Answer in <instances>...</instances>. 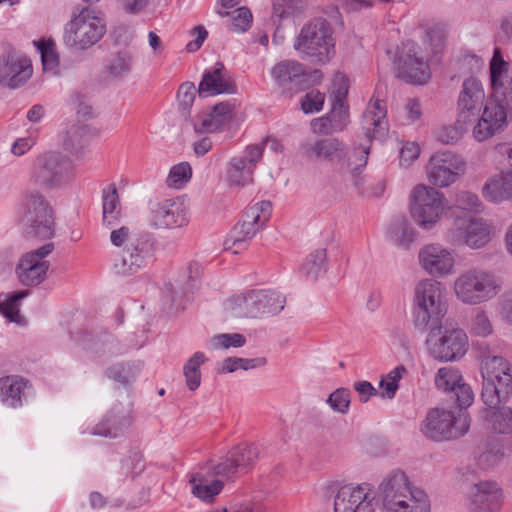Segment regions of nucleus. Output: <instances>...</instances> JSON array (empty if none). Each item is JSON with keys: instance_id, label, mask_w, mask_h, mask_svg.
<instances>
[{"instance_id": "e2e57ef3", "label": "nucleus", "mask_w": 512, "mask_h": 512, "mask_svg": "<svg viewBox=\"0 0 512 512\" xmlns=\"http://www.w3.org/2000/svg\"><path fill=\"white\" fill-rule=\"evenodd\" d=\"M195 94L196 88L193 82H185L181 84L177 94L179 106L183 110L188 111L194 102Z\"/></svg>"}, {"instance_id": "0eeeda50", "label": "nucleus", "mask_w": 512, "mask_h": 512, "mask_svg": "<svg viewBox=\"0 0 512 512\" xmlns=\"http://www.w3.org/2000/svg\"><path fill=\"white\" fill-rule=\"evenodd\" d=\"M436 407L431 409L422 423L423 434L434 441H448L464 436L470 428L468 414Z\"/></svg>"}, {"instance_id": "bf43d9fd", "label": "nucleus", "mask_w": 512, "mask_h": 512, "mask_svg": "<svg viewBox=\"0 0 512 512\" xmlns=\"http://www.w3.org/2000/svg\"><path fill=\"white\" fill-rule=\"evenodd\" d=\"M38 50L41 54L43 69L45 71H55L59 64V58L53 43L42 41L38 44Z\"/></svg>"}, {"instance_id": "7c9ffc66", "label": "nucleus", "mask_w": 512, "mask_h": 512, "mask_svg": "<svg viewBox=\"0 0 512 512\" xmlns=\"http://www.w3.org/2000/svg\"><path fill=\"white\" fill-rule=\"evenodd\" d=\"M491 225L483 219H473L468 222L464 230L453 242L465 244L471 249H481L491 241Z\"/></svg>"}, {"instance_id": "69168bd1", "label": "nucleus", "mask_w": 512, "mask_h": 512, "mask_svg": "<svg viewBox=\"0 0 512 512\" xmlns=\"http://www.w3.org/2000/svg\"><path fill=\"white\" fill-rule=\"evenodd\" d=\"M110 241L116 247L127 245L130 240H133L137 235L131 234L130 228L127 226H121L119 228H111Z\"/></svg>"}, {"instance_id": "c03bdc74", "label": "nucleus", "mask_w": 512, "mask_h": 512, "mask_svg": "<svg viewBox=\"0 0 512 512\" xmlns=\"http://www.w3.org/2000/svg\"><path fill=\"white\" fill-rule=\"evenodd\" d=\"M406 368L403 365L395 367L385 377H382L379 383L380 395L382 398L392 399L394 398L399 384L398 382L406 373Z\"/></svg>"}, {"instance_id": "f03ea898", "label": "nucleus", "mask_w": 512, "mask_h": 512, "mask_svg": "<svg viewBox=\"0 0 512 512\" xmlns=\"http://www.w3.org/2000/svg\"><path fill=\"white\" fill-rule=\"evenodd\" d=\"M446 314L442 284L434 279H423L414 288L413 318L420 331L439 330Z\"/></svg>"}, {"instance_id": "5fc2aeb1", "label": "nucleus", "mask_w": 512, "mask_h": 512, "mask_svg": "<svg viewBox=\"0 0 512 512\" xmlns=\"http://www.w3.org/2000/svg\"><path fill=\"white\" fill-rule=\"evenodd\" d=\"M350 391L345 388H338L327 398V403L335 412L346 414L350 406Z\"/></svg>"}, {"instance_id": "72a5a7b5", "label": "nucleus", "mask_w": 512, "mask_h": 512, "mask_svg": "<svg viewBox=\"0 0 512 512\" xmlns=\"http://www.w3.org/2000/svg\"><path fill=\"white\" fill-rule=\"evenodd\" d=\"M383 512H431L428 495L421 489L415 488L405 494V498H397L382 507Z\"/></svg>"}, {"instance_id": "393cba45", "label": "nucleus", "mask_w": 512, "mask_h": 512, "mask_svg": "<svg viewBox=\"0 0 512 512\" xmlns=\"http://www.w3.org/2000/svg\"><path fill=\"white\" fill-rule=\"evenodd\" d=\"M361 128L368 139L383 138L388 132L387 107L380 99L371 100L361 117Z\"/></svg>"}, {"instance_id": "c9c22d12", "label": "nucleus", "mask_w": 512, "mask_h": 512, "mask_svg": "<svg viewBox=\"0 0 512 512\" xmlns=\"http://www.w3.org/2000/svg\"><path fill=\"white\" fill-rule=\"evenodd\" d=\"M103 224L108 228L116 227L121 217V204L115 184L103 191Z\"/></svg>"}, {"instance_id": "4be33fe9", "label": "nucleus", "mask_w": 512, "mask_h": 512, "mask_svg": "<svg viewBox=\"0 0 512 512\" xmlns=\"http://www.w3.org/2000/svg\"><path fill=\"white\" fill-rule=\"evenodd\" d=\"M503 502V491L496 482L480 481L471 487L470 512H498L502 508Z\"/></svg>"}, {"instance_id": "f3484780", "label": "nucleus", "mask_w": 512, "mask_h": 512, "mask_svg": "<svg viewBox=\"0 0 512 512\" xmlns=\"http://www.w3.org/2000/svg\"><path fill=\"white\" fill-rule=\"evenodd\" d=\"M396 65L399 77L407 82L424 84L430 79L429 65L419 56L418 45L412 41L402 44Z\"/></svg>"}, {"instance_id": "58836bf2", "label": "nucleus", "mask_w": 512, "mask_h": 512, "mask_svg": "<svg viewBox=\"0 0 512 512\" xmlns=\"http://www.w3.org/2000/svg\"><path fill=\"white\" fill-rule=\"evenodd\" d=\"M207 361L202 352H195L193 356L185 363L183 373L188 389L195 391L201 384L200 367Z\"/></svg>"}, {"instance_id": "dca6fc26", "label": "nucleus", "mask_w": 512, "mask_h": 512, "mask_svg": "<svg viewBox=\"0 0 512 512\" xmlns=\"http://www.w3.org/2000/svg\"><path fill=\"white\" fill-rule=\"evenodd\" d=\"M466 163L450 151H440L433 154L427 166L429 181L439 187H447L454 183L465 172Z\"/></svg>"}, {"instance_id": "3c124183", "label": "nucleus", "mask_w": 512, "mask_h": 512, "mask_svg": "<svg viewBox=\"0 0 512 512\" xmlns=\"http://www.w3.org/2000/svg\"><path fill=\"white\" fill-rule=\"evenodd\" d=\"M326 250L325 249H317L313 253H311L304 262L302 269L304 273L316 279L318 275L323 271L326 267Z\"/></svg>"}, {"instance_id": "338daca9", "label": "nucleus", "mask_w": 512, "mask_h": 512, "mask_svg": "<svg viewBox=\"0 0 512 512\" xmlns=\"http://www.w3.org/2000/svg\"><path fill=\"white\" fill-rule=\"evenodd\" d=\"M402 112L405 114V124L414 123L422 115L420 102L417 99H408L403 106Z\"/></svg>"}, {"instance_id": "a18cd8bd", "label": "nucleus", "mask_w": 512, "mask_h": 512, "mask_svg": "<svg viewBox=\"0 0 512 512\" xmlns=\"http://www.w3.org/2000/svg\"><path fill=\"white\" fill-rule=\"evenodd\" d=\"M306 7V0H275L273 14L280 19L295 17L302 14Z\"/></svg>"}, {"instance_id": "9d476101", "label": "nucleus", "mask_w": 512, "mask_h": 512, "mask_svg": "<svg viewBox=\"0 0 512 512\" xmlns=\"http://www.w3.org/2000/svg\"><path fill=\"white\" fill-rule=\"evenodd\" d=\"M75 174L73 162L56 152L39 155L33 162L31 178L34 183L47 187H60L70 182Z\"/></svg>"}, {"instance_id": "412c9836", "label": "nucleus", "mask_w": 512, "mask_h": 512, "mask_svg": "<svg viewBox=\"0 0 512 512\" xmlns=\"http://www.w3.org/2000/svg\"><path fill=\"white\" fill-rule=\"evenodd\" d=\"M374 498L367 485L342 486L334 498V512H374Z\"/></svg>"}, {"instance_id": "f704fd0d", "label": "nucleus", "mask_w": 512, "mask_h": 512, "mask_svg": "<svg viewBox=\"0 0 512 512\" xmlns=\"http://www.w3.org/2000/svg\"><path fill=\"white\" fill-rule=\"evenodd\" d=\"M214 477L210 470L206 474L204 473H193L190 476L189 482L192 485V493L195 497L210 502L216 495H218L223 487V480Z\"/></svg>"}, {"instance_id": "8fccbe9b", "label": "nucleus", "mask_w": 512, "mask_h": 512, "mask_svg": "<svg viewBox=\"0 0 512 512\" xmlns=\"http://www.w3.org/2000/svg\"><path fill=\"white\" fill-rule=\"evenodd\" d=\"M495 407L496 411L491 414V422L493 430L500 434L512 432V408L510 407Z\"/></svg>"}, {"instance_id": "2eb2a0df", "label": "nucleus", "mask_w": 512, "mask_h": 512, "mask_svg": "<svg viewBox=\"0 0 512 512\" xmlns=\"http://www.w3.org/2000/svg\"><path fill=\"white\" fill-rule=\"evenodd\" d=\"M153 241L147 234L137 235L124 247L121 257L115 260L113 269L119 275H132L144 268L152 259Z\"/></svg>"}, {"instance_id": "0e129e2a", "label": "nucleus", "mask_w": 512, "mask_h": 512, "mask_svg": "<svg viewBox=\"0 0 512 512\" xmlns=\"http://www.w3.org/2000/svg\"><path fill=\"white\" fill-rule=\"evenodd\" d=\"M215 347L229 348V347H242L246 343V339L242 334H219L213 338Z\"/></svg>"}, {"instance_id": "4c0bfd02", "label": "nucleus", "mask_w": 512, "mask_h": 512, "mask_svg": "<svg viewBox=\"0 0 512 512\" xmlns=\"http://www.w3.org/2000/svg\"><path fill=\"white\" fill-rule=\"evenodd\" d=\"M230 459L234 461L241 473H246L258 458V450L255 446L241 444L228 452Z\"/></svg>"}, {"instance_id": "09e8293b", "label": "nucleus", "mask_w": 512, "mask_h": 512, "mask_svg": "<svg viewBox=\"0 0 512 512\" xmlns=\"http://www.w3.org/2000/svg\"><path fill=\"white\" fill-rule=\"evenodd\" d=\"M144 468L145 464L142 455L139 452H133L121 461L119 480H124L128 477L134 478L139 475Z\"/></svg>"}, {"instance_id": "bb28decb", "label": "nucleus", "mask_w": 512, "mask_h": 512, "mask_svg": "<svg viewBox=\"0 0 512 512\" xmlns=\"http://www.w3.org/2000/svg\"><path fill=\"white\" fill-rule=\"evenodd\" d=\"M422 267L431 275L445 276L452 273L454 258L452 254L437 245H428L419 253Z\"/></svg>"}, {"instance_id": "c756f323", "label": "nucleus", "mask_w": 512, "mask_h": 512, "mask_svg": "<svg viewBox=\"0 0 512 512\" xmlns=\"http://www.w3.org/2000/svg\"><path fill=\"white\" fill-rule=\"evenodd\" d=\"M132 419L122 406L113 407L93 430L94 435L116 438L130 427Z\"/></svg>"}, {"instance_id": "aec40b11", "label": "nucleus", "mask_w": 512, "mask_h": 512, "mask_svg": "<svg viewBox=\"0 0 512 512\" xmlns=\"http://www.w3.org/2000/svg\"><path fill=\"white\" fill-rule=\"evenodd\" d=\"M438 389L449 394L460 409L468 408L474 401L470 385L464 382L461 372L454 367H442L435 376Z\"/></svg>"}, {"instance_id": "1a4fd4ad", "label": "nucleus", "mask_w": 512, "mask_h": 512, "mask_svg": "<svg viewBox=\"0 0 512 512\" xmlns=\"http://www.w3.org/2000/svg\"><path fill=\"white\" fill-rule=\"evenodd\" d=\"M447 208L443 193L433 187L420 184L415 186L411 192V216L422 229H432Z\"/></svg>"}, {"instance_id": "7ed1b4c3", "label": "nucleus", "mask_w": 512, "mask_h": 512, "mask_svg": "<svg viewBox=\"0 0 512 512\" xmlns=\"http://www.w3.org/2000/svg\"><path fill=\"white\" fill-rule=\"evenodd\" d=\"M106 33V22L88 7H76L65 25L63 41L75 50L84 51L97 44Z\"/></svg>"}, {"instance_id": "49530a36", "label": "nucleus", "mask_w": 512, "mask_h": 512, "mask_svg": "<svg viewBox=\"0 0 512 512\" xmlns=\"http://www.w3.org/2000/svg\"><path fill=\"white\" fill-rule=\"evenodd\" d=\"M217 14L221 17L232 15L231 29L234 32H245L252 24V13L247 7H239L234 12L230 13L218 9Z\"/></svg>"}, {"instance_id": "c85d7f7f", "label": "nucleus", "mask_w": 512, "mask_h": 512, "mask_svg": "<svg viewBox=\"0 0 512 512\" xmlns=\"http://www.w3.org/2000/svg\"><path fill=\"white\" fill-rule=\"evenodd\" d=\"M234 106L230 102L216 104L210 113L205 114L194 122L197 133H213L221 131L233 118Z\"/></svg>"}, {"instance_id": "a19ab883", "label": "nucleus", "mask_w": 512, "mask_h": 512, "mask_svg": "<svg viewBox=\"0 0 512 512\" xmlns=\"http://www.w3.org/2000/svg\"><path fill=\"white\" fill-rule=\"evenodd\" d=\"M88 128L85 125H74L72 126L66 134V137L63 141V146L65 150L70 153L80 156L83 153V149L86 147L88 143L87 139Z\"/></svg>"}, {"instance_id": "2f4dec72", "label": "nucleus", "mask_w": 512, "mask_h": 512, "mask_svg": "<svg viewBox=\"0 0 512 512\" xmlns=\"http://www.w3.org/2000/svg\"><path fill=\"white\" fill-rule=\"evenodd\" d=\"M500 150L506 153L512 161V148L506 144L500 145ZM484 197L494 203L512 201V171L498 179H492L483 187Z\"/></svg>"}, {"instance_id": "e433bc0d", "label": "nucleus", "mask_w": 512, "mask_h": 512, "mask_svg": "<svg viewBox=\"0 0 512 512\" xmlns=\"http://www.w3.org/2000/svg\"><path fill=\"white\" fill-rule=\"evenodd\" d=\"M253 172L243 157H234L227 166V181L230 186H245L253 181Z\"/></svg>"}, {"instance_id": "b1692460", "label": "nucleus", "mask_w": 512, "mask_h": 512, "mask_svg": "<svg viewBox=\"0 0 512 512\" xmlns=\"http://www.w3.org/2000/svg\"><path fill=\"white\" fill-rule=\"evenodd\" d=\"M237 87L224 65L217 62L212 69L205 70L198 86L200 97L234 94Z\"/></svg>"}, {"instance_id": "de8ad7c7", "label": "nucleus", "mask_w": 512, "mask_h": 512, "mask_svg": "<svg viewBox=\"0 0 512 512\" xmlns=\"http://www.w3.org/2000/svg\"><path fill=\"white\" fill-rule=\"evenodd\" d=\"M132 65V57L126 51L116 53L109 61L107 70L114 78H122L129 74Z\"/></svg>"}, {"instance_id": "a211bd4d", "label": "nucleus", "mask_w": 512, "mask_h": 512, "mask_svg": "<svg viewBox=\"0 0 512 512\" xmlns=\"http://www.w3.org/2000/svg\"><path fill=\"white\" fill-rule=\"evenodd\" d=\"M54 249L53 243H47L42 247L26 253L20 260L16 272L20 282L25 286L34 287L42 283L50 267L49 261L44 258Z\"/></svg>"}, {"instance_id": "680f3d73", "label": "nucleus", "mask_w": 512, "mask_h": 512, "mask_svg": "<svg viewBox=\"0 0 512 512\" xmlns=\"http://www.w3.org/2000/svg\"><path fill=\"white\" fill-rule=\"evenodd\" d=\"M457 206L463 210L480 212L482 210V203L479 197L471 192L464 191L457 195Z\"/></svg>"}, {"instance_id": "4d7b16f0", "label": "nucleus", "mask_w": 512, "mask_h": 512, "mask_svg": "<svg viewBox=\"0 0 512 512\" xmlns=\"http://www.w3.org/2000/svg\"><path fill=\"white\" fill-rule=\"evenodd\" d=\"M325 101V94L312 89L301 99V109L305 114L319 112L322 110Z\"/></svg>"}, {"instance_id": "20e7f679", "label": "nucleus", "mask_w": 512, "mask_h": 512, "mask_svg": "<svg viewBox=\"0 0 512 512\" xmlns=\"http://www.w3.org/2000/svg\"><path fill=\"white\" fill-rule=\"evenodd\" d=\"M499 290L497 277L492 272L478 267L461 272L453 285L457 300L467 305L487 302L494 298Z\"/></svg>"}, {"instance_id": "ddd939ff", "label": "nucleus", "mask_w": 512, "mask_h": 512, "mask_svg": "<svg viewBox=\"0 0 512 512\" xmlns=\"http://www.w3.org/2000/svg\"><path fill=\"white\" fill-rule=\"evenodd\" d=\"M236 317L257 318L283 310L285 297L272 290H252L229 300Z\"/></svg>"}, {"instance_id": "39448f33", "label": "nucleus", "mask_w": 512, "mask_h": 512, "mask_svg": "<svg viewBox=\"0 0 512 512\" xmlns=\"http://www.w3.org/2000/svg\"><path fill=\"white\" fill-rule=\"evenodd\" d=\"M481 374L483 377L481 398L484 404L493 409L501 402H506L512 393L509 363L501 356H487L482 360Z\"/></svg>"}, {"instance_id": "473e14b6", "label": "nucleus", "mask_w": 512, "mask_h": 512, "mask_svg": "<svg viewBox=\"0 0 512 512\" xmlns=\"http://www.w3.org/2000/svg\"><path fill=\"white\" fill-rule=\"evenodd\" d=\"M29 381L18 375H8L0 378V401L10 408H19L23 405L25 389Z\"/></svg>"}, {"instance_id": "f257e3e1", "label": "nucleus", "mask_w": 512, "mask_h": 512, "mask_svg": "<svg viewBox=\"0 0 512 512\" xmlns=\"http://www.w3.org/2000/svg\"><path fill=\"white\" fill-rule=\"evenodd\" d=\"M303 154L308 158H316L337 166L339 169H347L351 172L354 185L359 187L361 169L367 164L369 147L360 145L352 150L338 138H321L315 141H307L301 145Z\"/></svg>"}, {"instance_id": "cd10ccee", "label": "nucleus", "mask_w": 512, "mask_h": 512, "mask_svg": "<svg viewBox=\"0 0 512 512\" xmlns=\"http://www.w3.org/2000/svg\"><path fill=\"white\" fill-rule=\"evenodd\" d=\"M415 488L405 472L400 469L392 470L383 478L378 487L382 507L397 498H405V494Z\"/></svg>"}, {"instance_id": "79ce46f5", "label": "nucleus", "mask_w": 512, "mask_h": 512, "mask_svg": "<svg viewBox=\"0 0 512 512\" xmlns=\"http://www.w3.org/2000/svg\"><path fill=\"white\" fill-rule=\"evenodd\" d=\"M390 238L398 246L407 248L415 239V231L405 217H398L390 227Z\"/></svg>"}, {"instance_id": "5701e85b", "label": "nucleus", "mask_w": 512, "mask_h": 512, "mask_svg": "<svg viewBox=\"0 0 512 512\" xmlns=\"http://www.w3.org/2000/svg\"><path fill=\"white\" fill-rule=\"evenodd\" d=\"M150 223L155 228H176L187 224L184 202L174 198L157 203L151 209Z\"/></svg>"}, {"instance_id": "ea45409f", "label": "nucleus", "mask_w": 512, "mask_h": 512, "mask_svg": "<svg viewBox=\"0 0 512 512\" xmlns=\"http://www.w3.org/2000/svg\"><path fill=\"white\" fill-rule=\"evenodd\" d=\"M28 291H17L0 295V313L10 322L20 323L19 301L28 295Z\"/></svg>"}, {"instance_id": "774afa93", "label": "nucleus", "mask_w": 512, "mask_h": 512, "mask_svg": "<svg viewBox=\"0 0 512 512\" xmlns=\"http://www.w3.org/2000/svg\"><path fill=\"white\" fill-rule=\"evenodd\" d=\"M420 148L414 142L406 143L400 150V164L402 166H409L414 160L418 158Z\"/></svg>"}, {"instance_id": "864d4df0", "label": "nucleus", "mask_w": 512, "mask_h": 512, "mask_svg": "<svg viewBox=\"0 0 512 512\" xmlns=\"http://www.w3.org/2000/svg\"><path fill=\"white\" fill-rule=\"evenodd\" d=\"M264 358L245 359L238 357H229L223 361L222 371L231 373L237 369L249 370L265 364Z\"/></svg>"}, {"instance_id": "a878e982", "label": "nucleus", "mask_w": 512, "mask_h": 512, "mask_svg": "<svg viewBox=\"0 0 512 512\" xmlns=\"http://www.w3.org/2000/svg\"><path fill=\"white\" fill-rule=\"evenodd\" d=\"M32 75L31 62L27 58L8 55L0 60V85L9 88L22 86Z\"/></svg>"}, {"instance_id": "13d9d810", "label": "nucleus", "mask_w": 512, "mask_h": 512, "mask_svg": "<svg viewBox=\"0 0 512 512\" xmlns=\"http://www.w3.org/2000/svg\"><path fill=\"white\" fill-rule=\"evenodd\" d=\"M213 476L220 477L222 479H231L238 474H242L234 461L230 459L227 454L219 463L209 468Z\"/></svg>"}, {"instance_id": "f8f14e48", "label": "nucleus", "mask_w": 512, "mask_h": 512, "mask_svg": "<svg viewBox=\"0 0 512 512\" xmlns=\"http://www.w3.org/2000/svg\"><path fill=\"white\" fill-rule=\"evenodd\" d=\"M271 204L262 201L248 207L241 220L233 227L225 248L237 254L248 248L249 241L260 231L270 218Z\"/></svg>"}, {"instance_id": "4468645a", "label": "nucleus", "mask_w": 512, "mask_h": 512, "mask_svg": "<svg viewBox=\"0 0 512 512\" xmlns=\"http://www.w3.org/2000/svg\"><path fill=\"white\" fill-rule=\"evenodd\" d=\"M428 330L426 346L429 354L440 362H453L461 359L468 351L469 343L466 333L459 328Z\"/></svg>"}, {"instance_id": "37998d69", "label": "nucleus", "mask_w": 512, "mask_h": 512, "mask_svg": "<svg viewBox=\"0 0 512 512\" xmlns=\"http://www.w3.org/2000/svg\"><path fill=\"white\" fill-rule=\"evenodd\" d=\"M504 456L498 443H485L478 447L477 462L480 467L487 469L496 465Z\"/></svg>"}, {"instance_id": "423d86ee", "label": "nucleus", "mask_w": 512, "mask_h": 512, "mask_svg": "<svg viewBox=\"0 0 512 512\" xmlns=\"http://www.w3.org/2000/svg\"><path fill=\"white\" fill-rule=\"evenodd\" d=\"M298 52L313 61L326 63L334 52L332 29L324 18H315L305 24L294 42Z\"/></svg>"}, {"instance_id": "052dcab7", "label": "nucleus", "mask_w": 512, "mask_h": 512, "mask_svg": "<svg viewBox=\"0 0 512 512\" xmlns=\"http://www.w3.org/2000/svg\"><path fill=\"white\" fill-rule=\"evenodd\" d=\"M493 331L492 324L487 314L478 310L471 322V333L476 336L486 337Z\"/></svg>"}, {"instance_id": "603ef678", "label": "nucleus", "mask_w": 512, "mask_h": 512, "mask_svg": "<svg viewBox=\"0 0 512 512\" xmlns=\"http://www.w3.org/2000/svg\"><path fill=\"white\" fill-rule=\"evenodd\" d=\"M191 176L190 164L188 162L179 163L171 168L167 177V185L179 189L191 179Z\"/></svg>"}, {"instance_id": "9b49d317", "label": "nucleus", "mask_w": 512, "mask_h": 512, "mask_svg": "<svg viewBox=\"0 0 512 512\" xmlns=\"http://www.w3.org/2000/svg\"><path fill=\"white\" fill-rule=\"evenodd\" d=\"M20 222L25 234L29 237L50 239L54 236L55 222L52 208L39 193H31L26 197Z\"/></svg>"}, {"instance_id": "6e6552de", "label": "nucleus", "mask_w": 512, "mask_h": 512, "mask_svg": "<svg viewBox=\"0 0 512 512\" xmlns=\"http://www.w3.org/2000/svg\"><path fill=\"white\" fill-rule=\"evenodd\" d=\"M348 79L338 74L333 81V101L331 111L325 116L311 121V130L318 135H332L346 129L350 123L349 106L347 103Z\"/></svg>"}, {"instance_id": "6ab92c4d", "label": "nucleus", "mask_w": 512, "mask_h": 512, "mask_svg": "<svg viewBox=\"0 0 512 512\" xmlns=\"http://www.w3.org/2000/svg\"><path fill=\"white\" fill-rule=\"evenodd\" d=\"M271 76L282 89L290 94L298 93L310 86V74L305 66L296 60H282L271 69Z\"/></svg>"}, {"instance_id": "6e6d98bb", "label": "nucleus", "mask_w": 512, "mask_h": 512, "mask_svg": "<svg viewBox=\"0 0 512 512\" xmlns=\"http://www.w3.org/2000/svg\"><path fill=\"white\" fill-rule=\"evenodd\" d=\"M111 378L123 385H128L136 377V372L130 364L119 363L111 366L105 372Z\"/></svg>"}]
</instances>
